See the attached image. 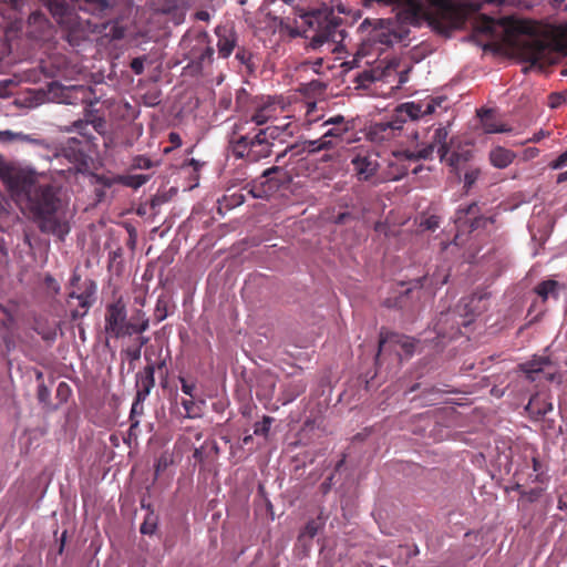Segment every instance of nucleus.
<instances>
[{"mask_svg":"<svg viewBox=\"0 0 567 567\" xmlns=\"http://www.w3.org/2000/svg\"><path fill=\"white\" fill-rule=\"evenodd\" d=\"M0 179L17 200L24 199L33 221L41 233L63 240L70 225L58 190L50 184H39L37 173L14 164H0Z\"/></svg>","mask_w":567,"mask_h":567,"instance_id":"1","label":"nucleus"},{"mask_svg":"<svg viewBox=\"0 0 567 567\" xmlns=\"http://www.w3.org/2000/svg\"><path fill=\"white\" fill-rule=\"evenodd\" d=\"M497 25L504 27L509 37H527L518 43V50L523 60L534 66H544L554 51L567 55V23L553 30L550 41L538 38L539 24L528 19L502 18L497 21L492 17L481 16L474 24V30L494 37Z\"/></svg>","mask_w":567,"mask_h":567,"instance_id":"2","label":"nucleus"},{"mask_svg":"<svg viewBox=\"0 0 567 567\" xmlns=\"http://www.w3.org/2000/svg\"><path fill=\"white\" fill-rule=\"evenodd\" d=\"M449 132L446 127L440 126L434 130L431 142L417 146L416 150H403L393 153L395 162L390 163V168L393 169L389 173L390 179H400L404 177L409 168L403 164L405 161H420L430 159L434 151H437L441 162H446L451 171L460 178V172L465 168L466 164L471 161L473 154L470 150L453 151L450 153V146L446 142Z\"/></svg>","mask_w":567,"mask_h":567,"instance_id":"3","label":"nucleus"},{"mask_svg":"<svg viewBox=\"0 0 567 567\" xmlns=\"http://www.w3.org/2000/svg\"><path fill=\"white\" fill-rule=\"evenodd\" d=\"M445 101L446 97L443 96H427L424 100L402 103L396 106L394 113L388 120L372 124L369 127L368 136L375 143L390 141L401 133L408 120H423L433 114Z\"/></svg>","mask_w":567,"mask_h":567,"instance_id":"4","label":"nucleus"},{"mask_svg":"<svg viewBox=\"0 0 567 567\" xmlns=\"http://www.w3.org/2000/svg\"><path fill=\"white\" fill-rule=\"evenodd\" d=\"M303 22L307 28L303 30L305 38L309 40V48L320 50L328 45V50L334 51L346 38L343 20L336 16L332 10L324 8L306 13Z\"/></svg>","mask_w":567,"mask_h":567,"instance_id":"5","label":"nucleus"},{"mask_svg":"<svg viewBox=\"0 0 567 567\" xmlns=\"http://www.w3.org/2000/svg\"><path fill=\"white\" fill-rule=\"evenodd\" d=\"M138 315L142 316L141 323L127 321L126 306L121 298L107 305L105 312L106 333L114 338L132 336L133 333H143L148 329L150 320L144 318L143 312L140 311Z\"/></svg>","mask_w":567,"mask_h":567,"instance_id":"6","label":"nucleus"},{"mask_svg":"<svg viewBox=\"0 0 567 567\" xmlns=\"http://www.w3.org/2000/svg\"><path fill=\"white\" fill-rule=\"evenodd\" d=\"M274 143L256 132L254 135H237L229 140V150L236 158H246L248 162H259L272 153Z\"/></svg>","mask_w":567,"mask_h":567,"instance_id":"7","label":"nucleus"},{"mask_svg":"<svg viewBox=\"0 0 567 567\" xmlns=\"http://www.w3.org/2000/svg\"><path fill=\"white\" fill-rule=\"evenodd\" d=\"M155 367L154 364H147L144 367L142 371H140L136 374V396L132 404L131 410V420L132 424L130 427V434L125 439L126 443L128 445L131 444L132 440H136L135 430L137 429L138 421H134V417L137 413H143V402L146 400V398L150 395L152 389L155 385Z\"/></svg>","mask_w":567,"mask_h":567,"instance_id":"8","label":"nucleus"},{"mask_svg":"<svg viewBox=\"0 0 567 567\" xmlns=\"http://www.w3.org/2000/svg\"><path fill=\"white\" fill-rule=\"evenodd\" d=\"M362 40L371 44H380L379 50L393 44L394 28L393 21L389 19H364L359 27Z\"/></svg>","mask_w":567,"mask_h":567,"instance_id":"9","label":"nucleus"},{"mask_svg":"<svg viewBox=\"0 0 567 567\" xmlns=\"http://www.w3.org/2000/svg\"><path fill=\"white\" fill-rule=\"evenodd\" d=\"M287 181L288 176L284 168L272 166L264 171L259 178L248 185V193L255 198H267L278 192Z\"/></svg>","mask_w":567,"mask_h":567,"instance_id":"10","label":"nucleus"},{"mask_svg":"<svg viewBox=\"0 0 567 567\" xmlns=\"http://www.w3.org/2000/svg\"><path fill=\"white\" fill-rule=\"evenodd\" d=\"M351 165L359 182H373L380 168L379 155L369 150H359L352 156Z\"/></svg>","mask_w":567,"mask_h":567,"instance_id":"11","label":"nucleus"},{"mask_svg":"<svg viewBox=\"0 0 567 567\" xmlns=\"http://www.w3.org/2000/svg\"><path fill=\"white\" fill-rule=\"evenodd\" d=\"M49 10L55 22L64 30L72 32L78 25V18L66 0H40Z\"/></svg>","mask_w":567,"mask_h":567,"instance_id":"12","label":"nucleus"},{"mask_svg":"<svg viewBox=\"0 0 567 567\" xmlns=\"http://www.w3.org/2000/svg\"><path fill=\"white\" fill-rule=\"evenodd\" d=\"M514 477L516 489L528 483L545 484L549 480L547 463H518Z\"/></svg>","mask_w":567,"mask_h":567,"instance_id":"13","label":"nucleus"},{"mask_svg":"<svg viewBox=\"0 0 567 567\" xmlns=\"http://www.w3.org/2000/svg\"><path fill=\"white\" fill-rule=\"evenodd\" d=\"M94 148L95 146L85 145L78 137H70L63 146L62 153L79 171H84L89 167L91 162L90 153Z\"/></svg>","mask_w":567,"mask_h":567,"instance_id":"14","label":"nucleus"},{"mask_svg":"<svg viewBox=\"0 0 567 567\" xmlns=\"http://www.w3.org/2000/svg\"><path fill=\"white\" fill-rule=\"evenodd\" d=\"M481 209L477 203H472L465 208H458L455 215V224L458 230L468 228L472 233L478 228H484L488 223H492L491 218L484 217L481 214Z\"/></svg>","mask_w":567,"mask_h":567,"instance_id":"15","label":"nucleus"},{"mask_svg":"<svg viewBox=\"0 0 567 567\" xmlns=\"http://www.w3.org/2000/svg\"><path fill=\"white\" fill-rule=\"evenodd\" d=\"M95 291V282L89 281L85 284V288L81 293H76L75 291L69 293V298L79 300V308L71 311V318L73 320L80 319L87 313L90 307L94 302L93 296Z\"/></svg>","mask_w":567,"mask_h":567,"instance_id":"16","label":"nucleus"},{"mask_svg":"<svg viewBox=\"0 0 567 567\" xmlns=\"http://www.w3.org/2000/svg\"><path fill=\"white\" fill-rule=\"evenodd\" d=\"M217 35V50L223 59H227L237 45V33L228 25H218L215 30Z\"/></svg>","mask_w":567,"mask_h":567,"instance_id":"17","label":"nucleus"},{"mask_svg":"<svg viewBox=\"0 0 567 567\" xmlns=\"http://www.w3.org/2000/svg\"><path fill=\"white\" fill-rule=\"evenodd\" d=\"M434 330L437 336L443 338L453 339L460 336L462 332L455 311L449 310L446 312H441L436 323L434 324Z\"/></svg>","mask_w":567,"mask_h":567,"instance_id":"18","label":"nucleus"},{"mask_svg":"<svg viewBox=\"0 0 567 567\" xmlns=\"http://www.w3.org/2000/svg\"><path fill=\"white\" fill-rule=\"evenodd\" d=\"M451 276L450 267L445 264L436 266L432 274H426L417 280L420 287L429 289H439L447 284Z\"/></svg>","mask_w":567,"mask_h":567,"instance_id":"19","label":"nucleus"},{"mask_svg":"<svg viewBox=\"0 0 567 567\" xmlns=\"http://www.w3.org/2000/svg\"><path fill=\"white\" fill-rule=\"evenodd\" d=\"M388 343L399 346L408 357L412 355L414 352V342L409 337L393 332L388 333L386 336H383V333H381L379 341V352H381Z\"/></svg>","mask_w":567,"mask_h":567,"instance_id":"20","label":"nucleus"},{"mask_svg":"<svg viewBox=\"0 0 567 567\" xmlns=\"http://www.w3.org/2000/svg\"><path fill=\"white\" fill-rule=\"evenodd\" d=\"M277 114V106L274 101L268 97L266 101H262L260 104L256 106L252 114L250 115V122H254L257 125L266 124L270 118L275 117Z\"/></svg>","mask_w":567,"mask_h":567,"instance_id":"21","label":"nucleus"},{"mask_svg":"<svg viewBox=\"0 0 567 567\" xmlns=\"http://www.w3.org/2000/svg\"><path fill=\"white\" fill-rule=\"evenodd\" d=\"M526 410L533 417L540 419L553 411V403L548 398L536 394L529 400Z\"/></svg>","mask_w":567,"mask_h":567,"instance_id":"22","label":"nucleus"},{"mask_svg":"<svg viewBox=\"0 0 567 567\" xmlns=\"http://www.w3.org/2000/svg\"><path fill=\"white\" fill-rule=\"evenodd\" d=\"M214 53V48L208 43H206L204 47H194L190 50L192 64L197 70H202L205 65H208L213 62Z\"/></svg>","mask_w":567,"mask_h":567,"instance_id":"23","label":"nucleus"},{"mask_svg":"<svg viewBox=\"0 0 567 567\" xmlns=\"http://www.w3.org/2000/svg\"><path fill=\"white\" fill-rule=\"evenodd\" d=\"M477 115L481 118L483 131L487 134L506 133L511 131V127L497 122L489 110H481L477 112Z\"/></svg>","mask_w":567,"mask_h":567,"instance_id":"24","label":"nucleus"},{"mask_svg":"<svg viewBox=\"0 0 567 567\" xmlns=\"http://www.w3.org/2000/svg\"><path fill=\"white\" fill-rule=\"evenodd\" d=\"M516 154L505 147L497 146L489 152L491 164L499 169L508 167L515 159Z\"/></svg>","mask_w":567,"mask_h":567,"instance_id":"25","label":"nucleus"},{"mask_svg":"<svg viewBox=\"0 0 567 567\" xmlns=\"http://www.w3.org/2000/svg\"><path fill=\"white\" fill-rule=\"evenodd\" d=\"M75 131L80 135V141L85 145L96 146L95 141L96 137L93 135L90 130L89 121L78 120L72 123L70 127L66 128V132Z\"/></svg>","mask_w":567,"mask_h":567,"instance_id":"26","label":"nucleus"},{"mask_svg":"<svg viewBox=\"0 0 567 567\" xmlns=\"http://www.w3.org/2000/svg\"><path fill=\"white\" fill-rule=\"evenodd\" d=\"M181 404L185 410V416L188 419H198L204 415L206 406V401L204 399H184Z\"/></svg>","mask_w":567,"mask_h":567,"instance_id":"27","label":"nucleus"},{"mask_svg":"<svg viewBox=\"0 0 567 567\" xmlns=\"http://www.w3.org/2000/svg\"><path fill=\"white\" fill-rule=\"evenodd\" d=\"M353 127L348 126H331L323 134V138L333 143V148L338 147L341 143L344 142L346 135L351 132Z\"/></svg>","mask_w":567,"mask_h":567,"instance_id":"28","label":"nucleus"},{"mask_svg":"<svg viewBox=\"0 0 567 567\" xmlns=\"http://www.w3.org/2000/svg\"><path fill=\"white\" fill-rule=\"evenodd\" d=\"M217 454V446L214 441H205L199 447H194L193 457L195 461H212Z\"/></svg>","mask_w":567,"mask_h":567,"instance_id":"29","label":"nucleus"},{"mask_svg":"<svg viewBox=\"0 0 567 567\" xmlns=\"http://www.w3.org/2000/svg\"><path fill=\"white\" fill-rule=\"evenodd\" d=\"M151 176L146 174H137V175H117L118 184H122L126 187H131L134 189L140 188L144 184L150 181Z\"/></svg>","mask_w":567,"mask_h":567,"instance_id":"30","label":"nucleus"},{"mask_svg":"<svg viewBox=\"0 0 567 567\" xmlns=\"http://www.w3.org/2000/svg\"><path fill=\"white\" fill-rule=\"evenodd\" d=\"M289 126H290V124H287L285 126H279V125L267 126L265 128L258 130L257 132L259 133V135H262L269 142L274 143V141L279 140L285 135L291 134V132L287 133V130L289 128Z\"/></svg>","mask_w":567,"mask_h":567,"instance_id":"31","label":"nucleus"},{"mask_svg":"<svg viewBox=\"0 0 567 567\" xmlns=\"http://www.w3.org/2000/svg\"><path fill=\"white\" fill-rule=\"evenodd\" d=\"M307 389V383L302 380L289 382L285 390L284 395L287 402H290L301 395Z\"/></svg>","mask_w":567,"mask_h":567,"instance_id":"32","label":"nucleus"},{"mask_svg":"<svg viewBox=\"0 0 567 567\" xmlns=\"http://www.w3.org/2000/svg\"><path fill=\"white\" fill-rule=\"evenodd\" d=\"M158 527V516L154 513V511H150L145 517L143 523L141 524L140 532L143 535H154Z\"/></svg>","mask_w":567,"mask_h":567,"instance_id":"33","label":"nucleus"},{"mask_svg":"<svg viewBox=\"0 0 567 567\" xmlns=\"http://www.w3.org/2000/svg\"><path fill=\"white\" fill-rule=\"evenodd\" d=\"M303 148L309 153H316L323 150H333V143L321 136L318 140L305 141Z\"/></svg>","mask_w":567,"mask_h":567,"instance_id":"34","label":"nucleus"},{"mask_svg":"<svg viewBox=\"0 0 567 567\" xmlns=\"http://www.w3.org/2000/svg\"><path fill=\"white\" fill-rule=\"evenodd\" d=\"M406 25H412L411 23L402 21L400 18V12L398 13V21H393L394 35L393 43L403 42L408 39L410 30Z\"/></svg>","mask_w":567,"mask_h":567,"instance_id":"35","label":"nucleus"},{"mask_svg":"<svg viewBox=\"0 0 567 567\" xmlns=\"http://www.w3.org/2000/svg\"><path fill=\"white\" fill-rule=\"evenodd\" d=\"M323 525L324 523L320 517L309 520L300 532L299 538L308 537L312 539L319 533V530L323 528Z\"/></svg>","mask_w":567,"mask_h":567,"instance_id":"36","label":"nucleus"},{"mask_svg":"<svg viewBox=\"0 0 567 567\" xmlns=\"http://www.w3.org/2000/svg\"><path fill=\"white\" fill-rule=\"evenodd\" d=\"M548 362L547 359L542 358L539 361H532L523 364V371L527 374V378L530 380H535L534 374L543 371V365Z\"/></svg>","mask_w":567,"mask_h":567,"instance_id":"37","label":"nucleus"},{"mask_svg":"<svg viewBox=\"0 0 567 567\" xmlns=\"http://www.w3.org/2000/svg\"><path fill=\"white\" fill-rule=\"evenodd\" d=\"M167 308H168V300L165 296H159L156 301L155 310H154V318L155 321L158 323L166 319L167 317Z\"/></svg>","mask_w":567,"mask_h":567,"instance_id":"38","label":"nucleus"},{"mask_svg":"<svg viewBox=\"0 0 567 567\" xmlns=\"http://www.w3.org/2000/svg\"><path fill=\"white\" fill-rule=\"evenodd\" d=\"M557 286L558 284L555 280H545L537 285L535 291L539 297L546 300L550 293L555 292Z\"/></svg>","mask_w":567,"mask_h":567,"instance_id":"39","label":"nucleus"},{"mask_svg":"<svg viewBox=\"0 0 567 567\" xmlns=\"http://www.w3.org/2000/svg\"><path fill=\"white\" fill-rule=\"evenodd\" d=\"M272 422L274 417L265 415L260 422L255 423L254 433L256 435L267 436L270 431Z\"/></svg>","mask_w":567,"mask_h":567,"instance_id":"40","label":"nucleus"},{"mask_svg":"<svg viewBox=\"0 0 567 567\" xmlns=\"http://www.w3.org/2000/svg\"><path fill=\"white\" fill-rule=\"evenodd\" d=\"M480 175H481V169L477 168V167H471V168L465 171V174H464V188H465L466 193L473 187V185L478 179Z\"/></svg>","mask_w":567,"mask_h":567,"instance_id":"41","label":"nucleus"},{"mask_svg":"<svg viewBox=\"0 0 567 567\" xmlns=\"http://www.w3.org/2000/svg\"><path fill=\"white\" fill-rule=\"evenodd\" d=\"M323 126H348V127H354L353 120H346L343 115H334L326 120L322 124Z\"/></svg>","mask_w":567,"mask_h":567,"instance_id":"42","label":"nucleus"},{"mask_svg":"<svg viewBox=\"0 0 567 567\" xmlns=\"http://www.w3.org/2000/svg\"><path fill=\"white\" fill-rule=\"evenodd\" d=\"M1 134L3 136H6V140H8V141L19 140V141H22V142L39 144L38 140L33 138L31 135H27V134H23V133H14V132H11V131H4Z\"/></svg>","mask_w":567,"mask_h":567,"instance_id":"43","label":"nucleus"},{"mask_svg":"<svg viewBox=\"0 0 567 567\" xmlns=\"http://www.w3.org/2000/svg\"><path fill=\"white\" fill-rule=\"evenodd\" d=\"M153 162L145 155H137L133 158L132 167L134 169H150L153 167Z\"/></svg>","mask_w":567,"mask_h":567,"instance_id":"44","label":"nucleus"},{"mask_svg":"<svg viewBox=\"0 0 567 567\" xmlns=\"http://www.w3.org/2000/svg\"><path fill=\"white\" fill-rule=\"evenodd\" d=\"M236 59L248 69H252L254 64L251 63L252 54L249 50L245 48H239L236 52Z\"/></svg>","mask_w":567,"mask_h":567,"instance_id":"45","label":"nucleus"},{"mask_svg":"<svg viewBox=\"0 0 567 567\" xmlns=\"http://www.w3.org/2000/svg\"><path fill=\"white\" fill-rule=\"evenodd\" d=\"M543 488H533L530 491L520 492V502L534 503L542 495Z\"/></svg>","mask_w":567,"mask_h":567,"instance_id":"46","label":"nucleus"},{"mask_svg":"<svg viewBox=\"0 0 567 567\" xmlns=\"http://www.w3.org/2000/svg\"><path fill=\"white\" fill-rule=\"evenodd\" d=\"M566 95L564 93H551L548 96V105L550 109H558L566 102Z\"/></svg>","mask_w":567,"mask_h":567,"instance_id":"47","label":"nucleus"},{"mask_svg":"<svg viewBox=\"0 0 567 567\" xmlns=\"http://www.w3.org/2000/svg\"><path fill=\"white\" fill-rule=\"evenodd\" d=\"M0 311L4 315V319L1 321V324L6 328V329H11L14 324V316L12 313V311L7 307V306H2L0 305Z\"/></svg>","mask_w":567,"mask_h":567,"instance_id":"48","label":"nucleus"},{"mask_svg":"<svg viewBox=\"0 0 567 567\" xmlns=\"http://www.w3.org/2000/svg\"><path fill=\"white\" fill-rule=\"evenodd\" d=\"M326 87L327 85L324 83L320 82L319 80H313L306 84L305 91L307 93L311 92L322 94L326 91Z\"/></svg>","mask_w":567,"mask_h":567,"instance_id":"49","label":"nucleus"},{"mask_svg":"<svg viewBox=\"0 0 567 567\" xmlns=\"http://www.w3.org/2000/svg\"><path fill=\"white\" fill-rule=\"evenodd\" d=\"M146 61V56H137V58H134L131 63H130V68L131 70L140 75L144 72V63Z\"/></svg>","mask_w":567,"mask_h":567,"instance_id":"50","label":"nucleus"},{"mask_svg":"<svg viewBox=\"0 0 567 567\" xmlns=\"http://www.w3.org/2000/svg\"><path fill=\"white\" fill-rule=\"evenodd\" d=\"M225 199L228 202L227 203V207L229 208H234L236 206H239L241 204H244L245 202V195L244 194H231L230 196L228 197H225Z\"/></svg>","mask_w":567,"mask_h":567,"instance_id":"51","label":"nucleus"},{"mask_svg":"<svg viewBox=\"0 0 567 567\" xmlns=\"http://www.w3.org/2000/svg\"><path fill=\"white\" fill-rule=\"evenodd\" d=\"M29 24H48V19L40 11H34L29 16Z\"/></svg>","mask_w":567,"mask_h":567,"instance_id":"52","label":"nucleus"},{"mask_svg":"<svg viewBox=\"0 0 567 567\" xmlns=\"http://www.w3.org/2000/svg\"><path fill=\"white\" fill-rule=\"evenodd\" d=\"M181 382V389L183 393L186 395H189L190 398H194V390L196 389L195 383H189L185 378L179 377Z\"/></svg>","mask_w":567,"mask_h":567,"instance_id":"53","label":"nucleus"},{"mask_svg":"<svg viewBox=\"0 0 567 567\" xmlns=\"http://www.w3.org/2000/svg\"><path fill=\"white\" fill-rule=\"evenodd\" d=\"M44 284L47 288L52 290L53 292L58 293L60 291V285L52 276L47 275L44 278Z\"/></svg>","mask_w":567,"mask_h":567,"instance_id":"54","label":"nucleus"},{"mask_svg":"<svg viewBox=\"0 0 567 567\" xmlns=\"http://www.w3.org/2000/svg\"><path fill=\"white\" fill-rule=\"evenodd\" d=\"M38 400L40 402H48V400L50 399V391L49 389L42 383L38 386Z\"/></svg>","mask_w":567,"mask_h":567,"instance_id":"55","label":"nucleus"},{"mask_svg":"<svg viewBox=\"0 0 567 567\" xmlns=\"http://www.w3.org/2000/svg\"><path fill=\"white\" fill-rule=\"evenodd\" d=\"M353 219V216L351 213L349 212H343V213H339L336 217H334V223L338 224V225H343L346 223H348L349 220Z\"/></svg>","mask_w":567,"mask_h":567,"instance_id":"56","label":"nucleus"},{"mask_svg":"<svg viewBox=\"0 0 567 567\" xmlns=\"http://www.w3.org/2000/svg\"><path fill=\"white\" fill-rule=\"evenodd\" d=\"M97 182L103 185L104 187H112L115 183H118L117 176L115 177H107L104 175H101L97 177Z\"/></svg>","mask_w":567,"mask_h":567,"instance_id":"57","label":"nucleus"},{"mask_svg":"<svg viewBox=\"0 0 567 567\" xmlns=\"http://www.w3.org/2000/svg\"><path fill=\"white\" fill-rule=\"evenodd\" d=\"M422 226L427 230H435L439 227V219L435 216H431L422 223Z\"/></svg>","mask_w":567,"mask_h":567,"instance_id":"58","label":"nucleus"},{"mask_svg":"<svg viewBox=\"0 0 567 567\" xmlns=\"http://www.w3.org/2000/svg\"><path fill=\"white\" fill-rule=\"evenodd\" d=\"M93 126V130L97 133H102L104 126H105V120L103 117H94L91 120V124Z\"/></svg>","mask_w":567,"mask_h":567,"instance_id":"59","label":"nucleus"},{"mask_svg":"<svg viewBox=\"0 0 567 567\" xmlns=\"http://www.w3.org/2000/svg\"><path fill=\"white\" fill-rule=\"evenodd\" d=\"M567 164V151L560 154L553 163L551 167L557 169Z\"/></svg>","mask_w":567,"mask_h":567,"instance_id":"60","label":"nucleus"},{"mask_svg":"<svg viewBox=\"0 0 567 567\" xmlns=\"http://www.w3.org/2000/svg\"><path fill=\"white\" fill-rule=\"evenodd\" d=\"M69 392H70V386L65 382H61L58 385V389H56L58 398H62V400H65Z\"/></svg>","mask_w":567,"mask_h":567,"instance_id":"61","label":"nucleus"},{"mask_svg":"<svg viewBox=\"0 0 567 567\" xmlns=\"http://www.w3.org/2000/svg\"><path fill=\"white\" fill-rule=\"evenodd\" d=\"M39 334H41L42 339L47 340V341H50V340H54L56 338V330L55 329H51V330H48V331H41V330H37Z\"/></svg>","mask_w":567,"mask_h":567,"instance_id":"62","label":"nucleus"},{"mask_svg":"<svg viewBox=\"0 0 567 567\" xmlns=\"http://www.w3.org/2000/svg\"><path fill=\"white\" fill-rule=\"evenodd\" d=\"M168 141L175 146V147H179L182 145V138L179 136V134L175 133V132H171L169 135H168Z\"/></svg>","mask_w":567,"mask_h":567,"instance_id":"63","label":"nucleus"},{"mask_svg":"<svg viewBox=\"0 0 567 567\" xmlns=\"http://www.w3.org/2000/svg\"><path fill=\"white\" fill-rule=\"evenodd\" d=\"M550 4L554 9L559 10L564 8L567 9V0H550Z\"/></svg>","mask_w":567,"mask_h":567,"instance_id":"64","label":"nucleus"}]
</instances>
